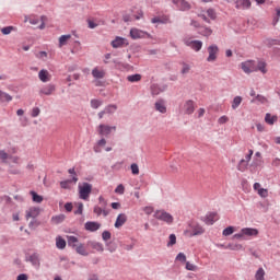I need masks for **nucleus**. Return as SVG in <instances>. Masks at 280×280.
Here are the masks:
<instances>
[{
    "label": "nucleus",
    "instance_id": "f257e3e1",
    "mask_svg": "<svg viewBox=\"0 0 280 280\" xmlns=\"http://www.w3.org/2000/svg\"><path fill=\"white\" fill-rule=\"evenodd\" d=\"M78 189H79V198L81 200L86 201L91 197V191H93V185L84 182V183L78 185Z\"/></svg>",
    "mask_w": 280,
    "mask_h": 280
},
{
    "label": "nucleus",
    "instance_id": "f03ea898",
    "mask_svg": "<svg viewBox=\"0 0 280 280\" xmlns=\"http://www.w3.org/2000/svg\"><path fill=\"white\" fill-rule=\"evenodd\" d=\"M153 217L160 222H165V224H174V217L165 210H155Z\"/></svg>",
    "mask_w": 280,
    "mask_h": 280
},
{
    "label": "nucleus",
    "instance_id": "7ed1b4c3",
    "mask_svg": "<svg viewBox=\"0 0 280 280\" xmlns=\"http://www.w3.org/2000/svg\"><path fill=\"white\" fill-rule=\"evenodd\" d=\"M184 233L188 237H196L205 233V228L198 223H189V230H186Z\"/></svg>",
    "mask_w": 280,
    "mask_h": 280
},
{
    "label": "nucleus",
    "instance_id": "20e7f679",
    "mask_svg": "<svg viewBox=\"0 0 280 280\" xmlns=\"http://www.w3.org/2000/svg\"><path fill=\"white\" fill-rule=\"evenodd\" d=\"M254 151L253 149L248 150V154L245 155V159H242L237 164L238 172H246L248 170V163L253 159Z\"/></svg>",
    "mask_w": 280,
    "mask_h": 280
},
{
    "label": "nucleus",
    "instance_id": "39448f33",
    "mask_svg": "<svg viewBox=\"0 0 280 280\" xmlns=\"http://www.w3.org/2000/svg\"><path fill=\"white\" fill-rule=\"evenodd\" d=\"M208 54L207 62H215L218 60V54H220V47L215 44L210 45L208 47Z\"/></svg>",
    "mask_w": 280,
    "mask_h": 280
},
{
    "label": "nucleus",
    "instance_id": "423d86ee",
    "mask_svg": "<svg viewBox=\"0 0 280 280\" xmlns=\"http://www.w3.org/2000/svg\"><path fill=\"white\" fill-rule=\"evenodd\" d=\"M241 69L244 73L250 74L257 72L255 60H246L241 63Z\"/></svg>",
    "mask_w": 280,
    "mask_h": 280
},
{
    "label": "nucleus",
    "instance_id": "0eeeda50",
    "mask_svg": "<svg viewBox=\"0 0 280 280\" xmlns=\"http://www.w3.org/2000/svg\"><path fill=\"white\" fill-rule=\"evenodd\" d=\"M97 130H98V135L101 137H108V135H110V132L117 131V126H109V125L101 124V125H98Z\"/></svg>",
    "mask_w": 280,
    "mask_h": 280
},
{
    "label": "nucleus",
    "instance_id": "6e6552de",
    "mask_svg": "<svg viewBox=\"0 0 280 280\" xmlns=\"http://www.w3.org/2000/svg\"><path fill=\"white\" fill-rule=\"evenodd\" d=\"M129 34L132 40H137L139 38H145L147 36L148 37L150 36L148 32L141 31L139 28H131Z\"/></svg>",
    "mask_w": 280,
    "mask_h": 280
},
{
    "label": "nucleus",
    "instance_id": "1a4fd4ad",
    "mask_svg": "<svg viewBox=\"0 0 280 280\" xmlns=\"http://www.w3.org/2000/svg\"><path fill=\"white\" fill-rule=\"evenodd\" d=\"M182 110H184L185 115H194V110H196V103L192 100L186 101Z\"/></svg>",
    "mask_w": 280,
    "mask_h": 280
},
{
    "label": "nucleus",
    "instance_id": "9d476101",
    "mask_svg": "<svg viewBox=\"0 0 280 280\" xmlns=\"http://www.w3.org/2000/svg\"><path fill=\"white\" fill-rule=\"evenodd\" d=\"M110 45L114 49H119L120 47H128L130 43L126 38L117 36L114 40H112Z\"/></svg>",
    "mask_w": 280,
    "mask_h": 280
},
{
    "label": "nucleus",
    "instance_id": "9b49d317",
    "mask_svg": "<svg viewBox=\"0 0 280 280\" xmlns=\"http://www.w3.org/2000/svg\"><path fill=\"white\" fill-rule=\"evenodd\" d=\"M85 231H90V233H95V231H100L102 229V223L97 221H88L84 224Z\"/></svg>",
    "mask_w": 280,
    "mask_h": 280
},
{
    "label": "nucleus",
    "instance_id": "f8f14e48",
    "mask_svg": "<svg viewBox=\"0 0 280 280\" xmlns=\"http://www.w3.org/2000/svg\"><path fill=\"white\" fill-rule=\"evenodd\" d=\"M173 3L178 10H180V12H187V10H191V4H189L187 0H173Z\"/></svg>",
    "mask_w": 280,
    "mask_h": 280
},
{
    "label": "nucleus",
    "instance_id": "ddd939ff",
    "mask_svg": "<svg viewBox=\"0 0 280 280\" xmlns=\"http://www.w3.org/2000/svg\"><path fill=\"white\" fill-rule=\"evenodd\" d=\"M56 92V85L55 84H47L44 85L40 90H39V95L40 97H43V95H54V93Z\"/></svg>",
    "mask_w": 280,
    "mask_h": 280
},
{
    "label": "nucleus",
    "instance_id": "4468645a",
    "mask_svg": "<svg viewBox=\"0 0 280 280\" xmlns=\"http://www.w3.org/2000/svg\"><path fill=\"white\" fill-rule=\"evenodd\" d=\"M260 71L264 75L268 73V62H266L264 59H258L256 63V72Z\"/></svg>",
    "mask_w": 280,
    "mask_h": 280
},
{
    "label": "nucleus",
    "instance_id": "2eb2a0df",
    "mask_svg": "<svg viewBox=\"0 0 280 280\" xmlns=\"http://www.w3.org/2000/svg\"><path fill=\"white\" fill-rule=\"evenodd\" d=\"M252 5L250 0H236L235 8L236 10H249Z\"/></svg>",
    "mask_w": 280,
    "mask_h": 280
},
{
    "label": "nucleus",
    "instance_id": "dca6fc26",
    "mask_svg": "<svg viewBox=\"0 0 280 280\" xmlns=\"http://www.w3.org/2000/svg\"><path fill=\"white\" fill-rule=\"evenodd\" d=\"M92 75L95 80H103V78H106V71L100 67H95L92 69Z\"/></svg>",
    "mask_w": 280,
    "mask_h": 280
},
{
    "label": "nucleus",
    "instance_id": "f3484780",
    "mask_svg": "<svg viewBox=\"0 0 280 280\" xmlns=\"http://www.w3.org/2000/svg\"><path fill=\"white\" fill-rule=\"evenodd\" d=\"M244 237H257L259 235V230L255 228H243Z\"/></svg>",
    "mask_w": 280,
    "mask_h": 280
},
{
    "label": "nucleus",
    "instance_id": "a211bd4d",
    "mask_svg": "<svg viewBox=\"0 0 280 280\" xmlns=\"http://www.w3.org/2000/svg\"><path fill=\"white\" fill-rule=\"evenodd\" d=\"M167 89V85H159L156 83H153L151 85V95H161L165 90Z\"/></svg>",
    "mask_w": 280,
    "mask_h": 280
},
{
    "label": "nucleus",
    "instance_id": "6ab92c4d",
    "mask_svg": "<svg viewBox=\"0 0 280 280\" xmlns=\"http://www.w3.org/2000/svg\"><path fill=\"white\" fill-rule=\"evenodd\" d=\"M37 215H40V208L33 207L26 210V220H36Z\"/></svg>",
    "mask_w": 280,
    "mask_h": 280
},
{
    "label": "nucleus",
    "instance_id": "aec40b11",
    "mask_svg": "<svg viewBox=\"0 0 280 280\" xmlns=\"http://www.w3.org/2000/svg\"><path fill=\"white\" fill-rule=\"evenodd\" d=\"M154 106H155V110H158V113H161L162 115H165V113H167V106L165 105L164 100H158L155 102Z\"/></svg>",
    "mask_w": 280,
    "mask_h": 280
},
{
    "label": "nucleus",
    "instance_id": "412c9836",
    "mask_svg": "<svg viewBox=\"0 0 280 280\" xmlns=\"http://www.w3.org/2000/svg\"><path fill=\"white\" fill-rule=\"evenodd\" d=\"M38 79L40 80V82H50L51 80V74H49V71L46 69H42L38 72Z\"/></svg>",
    "mask_w": 280,
    "mask_h": 280
},
{
    "label": "nucleus",
    "instance_id": "4be33fe9",
    "mask_svg": "<svg viewBox=\"0 0 280 280\" xmlns=\"http://www.w3.org/2000/svg\"><path fill=\"white\" fill-rule=\"evenodd\" d=\"M128 222V217L126 215V213H120L118 214L116 222L114 224L115 229H121V225Z\"/></svg>",
    "mask_w": 280,
    "mask_h": 280
},
{
    "label": "nucleus",
    "instance_id": "5701e85b",
    "mask_svg": "<svg viewBox=\"0 0 280 280\" xmlns=\"http://www.w3.org/2000/svg\"><path fill=\"white\" fill-rule=\"evenodd\" d=\"M218 214L215 212H210L206 215L205 222L208 225H212L213 223L218 222Z\"/></svg>",
    "mask_w": 280,
    "mask_h": 280
},
{
    "label": "nucleus",
    "instance_id": "b1692460",
    "mask_svg": "<svg viewBox=\"0 0 280 280\" xmlns=\"http://www.w3.org/2000/svg\"><path fill=\"white\" fill-rule=\"evenodd\" d=\"M88 246H91V248L97 250V253H104V245L100 242L89 241Z\"/></svg>",
    "mask_w": 280,
    "mask_h": 280
},
{
    "label": "nucleus",
    "instance_id": "393cba45",
    "mask_svg": "<svg viewBox=\"0 0 280 280\" xmlns=\"http://www.w3.org/2000/svg\"><path fill=\"white\" fill-rule=\"evenodd\" d=\"M74 250L78 255H81L82 257H89V252L86 250V247H84L83 243L77 245Z\"/></svg>",
    "mask_w": 280,
    "mask_h": 280
},
{
    "label": "nucleus",
    "instance_id": "a878e982",
    "mask_svg": "<svg viewBox=\"0 0 280 280\" xmlns=\"http://www.w3.org/2000/svg\"><path fill=\"white\" fill-rule=\"evenodd\" d=\"M67 240H68V246H70V248H73V250L80 244V240H78L77 236H73V235L67 236Z\"/></svg>",
    "mask_w": 280,
    "mask_h": 280
},
{
    "label": "nucleus",
    "instance_id": "bb28decb",
    "mask_svg": "<svg viewBox=\"0 0 280 280\" xmlns=\"http://www.w3.org/2000/svg\"><path fill=\"white\" fill-rule=\"evenodd\" d=\"M12 102V95L0 90V104H8Z\"/></svg>",
    "mask_w": 280,
    "mask_h": 280
},
{
    "label": "nucleus",
    "instance_id": "cd10ccee",
    "mask_svg": "<svg viewBox=\"0 0 280 280\" xmlns=\"http://www.w3.org/2000/svg\"><path fill=\"white\" fill-rule=\"evenodd\" d=\"M56 247L59 250H65V248H67V241H65V238H62V236H57L56 237Z\"/></svg>",
    "mask_w": 280,
    "mask_h": 280
},
{
    "label": "nucleus",
    "instance_id": "c85d7f7f",
    "mask_svg": "<svg viewBox=\"0 0 280 280\" xmlns=\"http://www.w3.org/2000/svg\"><path fill=\"white\" fill-rule=\"evenodd\" d=\"M151 23L153 24L160 23L161 25H165L166 23H170V16H164V18L155 16L151 19Z\"/></svg>",
    "mask_w": 280,
    "mask_h": 280
},
{
    "label": "nucleus",
    "instance_id": "c756f323",
    "mask_svg": "<svg viewBox=\"0 0 280 280\" xmlns=\"http://www.w3.org/2000/svg\"><path fill=\"white\" fill-rule=\"evenodd\" d=\"M254 277L255 280H266V270L264 267H259Z\"/></svg>",
    "mask_w": 280,
    "mask_h": 280
},
{
    "label": "nucleus",
    "instance_id": "7c9ffc66",
    "mask_svg": "<svg viewBox=\"0 0 280 280\" xmlns=\"http://www.w3.org/2000/svg\"><path fill=\"white\" fill-rule=\"evenodd\" d=\"M27 261H31L33 266H40V258L36 253L28 256Z\"/></svg>",
    "mask_w": 280,
    "mask_h": 280
},
{
    "label": "nucleus",
    "instance_id": "2f4dec72",
    "mask_svg": "<svg viewBox=\"0 0 280 280\" xmlns=\"http://www.w3.org/2000/svg\"><path fill=\"white\" fill-rule=\"evenodd\" d=\"M279 118L277 117V115L271 116L270 113H267L265 116V121L266 124H268L269 126H275V122L278 120Z\"/></svg>",
    "mask_w": 280,
    "mask_h": 280
},
{
    "label": "nucleus",
    "instance_id": "473e14b6",
    "mask_svg": "<svg viewBox=\"0 0 280 280\" xmlns=\"http://www.w3.org/2000/svg\"><path fill=\"white\" fill-rule=\"evenodd\" d=\"M104 110H105V115H115V113H117V105L109 104L105 106Z\"/></svg>",
    "mask_w": 280,
    "mask_h": 280
},
{
    "label": "nucleus",
    "instance_id": "72a5a7b5",
    "mask_svg": "<svg viewBox=\"0 0 280 280\" xmlns=\"http://www.w3.org/2000/svg\"><path fill=\"white\" fill-rule=\"evenodd\" d=\"M242 96H235L232 101V110H237L242 104Z\"/></svg>",
    "mask_w": 280,
    "mask_h": 280
},
{
    "label": "nucleus",
    "instance_id": "f704fd0d",
    "mask_svg": "<svg viewBox=\"0 0 280 280\" xmlns=\"http://www.w3.org/2000/svg\"><path fill=\"white\" fill-rule=\"evenodd\" d=\"M30 194L32 195L33 202H36L37 205H40V202H43V196L37 195V192L34 190H31Z\"/></svg>",
    "mask_w": 280,
    "mask_h": 280
},
{
    "label": "nucleus",
    "instance_id": "c9c22d12",
    "mask_svg": "<svg viewBox=\"0 0 280 280\" xmlns=\"http://www.w3.org/2000/svg\"><path fill=\"white\" fill-rule=\"evenodd\" d=\"M25 22H30L31 25H38V23H40V20L36 15H31L28 18H25Z\"/></svg>",
    "mask_w": 280,
    "mask_h": 280
},
{
    "label": "nucleus",
    "instance_id": "e433bc0d",
    "mask_svg": "<svg viewBox=\"0 0 280 280\" xmlns=\"http://www.w3.org/2000/svg\"><path fill=\"white\" fill-rule=\"evenodd\" d=\"M90 104H91V108H94V110H97V108H100V106H102L104 102L101 100L93 98L91 100Z\"/></svg>",
    "mask_w": 280,
    "mask_h": 280
},
{
    "label": "nucleus",
    "instance_id": "4c0bfd02",
    "mask_svg": "<svg viewBox=\"0 0 280 280\" xmlns=\"http://www.w3.org/2000/svg\"><path fill=\"white\" fill-rule=\"evenodd\" d=\"M127 80H128V82H131V83L141 82V74H139V73L130 74L127 77Z\"/></svg>",
    "mask_w": 280,
    "mask_h": 280
},
{
    "label": "nucleus",
    "instance_id": "58836bf2",
    "mask_svg": "<svg viewBox=\"0 0 280 280\" xmlns=\"http://www.w3.org/2000/svg\"><path fill=\"white\" fill-rule=\"evenodd\" d=\"M190 49L194 51H200V49H202V40H195L190 46Z\"/></svg>",
    "mask_w": 280,
    "mask_h": 280
},
{
    "label": "nucleus",
    "instance_id": "ea45409f",
    "mask_svg": "<svg viewBox=\"0 0 280 280\" xmlns=\"http://www.w3.org/2000/svg\"><path fill=\"white\" fill-rule=\"evenodd\" d=\"M71 38V35H61L59 37V47H65L67 45V42Z\"/></svg>",
    "mask_w": 280,
    "mask_h": 280
},
{
    "label": "nucleus",
    "instance_id": "a19ab883",
    "mask_svg": "<svg viewBox=\"0 0 280 280\" xmlns=\"http://www.w3.org/2000/svg\"><path fill=\"white\" fill-rule=\"evenodd\" d=\"M51 222L54 224H60V223L65 222V214H59V215L52 217Z\"/></svg>",
    "mask_w": 280,
    "mask_h": 280
},
{
    "label": "nucleus",
    "instance_id": "79ce46f5",
    "mask_svg": "<svg viewBox=\"0 0 280 280\" xmlns=\"http://www.w3.org/2000/svg\"><path fill=\"white\" fill-rule=\"evenodd\" d=\"M235 233V228L234 226H228L223 230L222 235L224 237H229V235H233Z\"/></svg>",
    "mask_w": 280,
    "mask_h": 280
},
{
    "label": "nucleus",
    "instance_id": "37998d69",
    "mask_svg": "<svg viewBox=\"0 0 280 280\" xmlns=\"http://www.w3.org/2000/svg\"><path fill=\"white\" fill-rule=\"evenodd\" d=\"M71 183H73V179H66L60 182L61 189H71Z\"/></svg>",
    "mask_w": 280,
    "mask_h": 280
},
{
    "label": "nucleus",
    "instance_id": "c03bdc74",
    "mask_svg": "<svg viewBox=\"0 0 280 280\" xmlns=\"http://www.w3.org/2000/svg\"><path fill=\"white\" fill-rule=\"evenodd\" d=\"M182 75H187V73H189V71H191V66H189V63L183 62L182 63Z\"/></svg>",
    "mask_w": 280,
    "mask_h": 280
},
{
    "label": "nucleus",
    "instance_id": "a18cd8bd",
    "mask_svg": "<svg viewBox=\"0 0 280 280\" xmlns=\"http://www.w3.org/2000/svg\"><path fill=\"white\" fill-rule=\"evenodd\" d=\"M199 34H201L202 36H211V34H213V31L210 27H201L199 30Z\"/></svg>",
    "mask_w": 280,
    "mask_h": 280
},
{
    "label": "nucleus",
    "instance_id": "49530a36",
    "mask_svg": "<svg viewBox=\"0 0 280 280\" xmlns=\"http://www.w3.org/2000/svg\"><path fill=\"white\" fill-rule=\"evenodd\" d=\"M68 174L72 176L71 180L75 185V183H78V173H75V167L69 168Z\"/></svg>",
    "mask_w": 280,
    "mask_h": 280
},
{
    "label": "nucleus",
    "instance_id": "de8ad7c7",
    "mask_svg": "<svg viewBox=\"0 0 280 280\" xmlns=\"http://www.w3.org/2000/svg\"><path fill=\"white\" fill-rule=\"evenodd\" d=\"M176 261H180V264H187V256L185 255V253H179L176 256Z\"/></svg>",
    "mask_w": 280,
    "mask_h": 280
},
{
    "label": "nucleus",
    "instance_id": "09e8293b",
    "mask_svg": "<svg viewBox=\"0 0 280 280\" xmlns=\"http://www.w3.org/2000/svg\"><path fill=\"white\" fill-rule=\"evenodd\" d=\"M8 159H10L8 152L0 150V161H2V163H8Z\"/></svg>",
    "mask_w": 280,
    "mask_h": 280
},
{
    "label": "nucleus",
    "instance_id": "8fccbe9b",
    "mask_svg": "<svg viewBox=\"0 0 280 280\" xmlns=\"http://www.w3.org/2000/svg\"><path fill=\"white\" fill-rule=\"evenodd\" d=\"M225 248H229V250H242L243 246L242 244H229Z\"/></svg>",
    "mask_w": 280,
    "mask_h": 280
},
{
    "label": "nucleus",
    "instance_id": "3c124183",
    "mask_svg": "<svg viewBox=\"0 0 280 280\" xmlns=\"http://www.w3.org/2000/svg\"><path fill=\"white\" fill-rule=\"evenodd\" d=\"M176 244V234H171L168 236L167 247H172Z\"/></svg>",
    "mask_w": 280,
    "mask_h": 280
},
{
    "label": "nucleus",
    "instance_id": "603ef678",
    "mask_svg": "<svg viewBox=\"0 0 280 280\" xmlns=\"http://www.w3.org/2000/svg\"><path fill=\"white\" fill-rule=\"evenodd\" d=\"M1 32L4 36H8L9 34H12V32H14V26H5L1 28Z\"/></svg>",
    "mask_w": 280,
    "mask_h": 280
},
{
    "label": "nucleus",
    "instance_id": "864d4df0",
    "mask_svg": "<svg viewBox=\"0 0 280 280\" xmlns=\"http://www.w3.org/2000/svg\"><path fill=\"white\" fill-rule=\"evenodd\" d=\"M186 270H190L191 272H196L198 270V266L189 262V261H186Z\"/></svg>",
    "mask_w": 280,
    "mask_h": 280
},
{
    "label": "nucleus",
    "instance_id": "5fc2aeb1",
    "mask_svg": "<svg viewBox=\"0 0 280 280\" xmlns=\"http://www.w3.org/2000/svg\"><path fill=\"white\" fill-rule=\"evenodd\" d=\"M207 15L209 16V19H211L212 21H215L217 19V13H215V10L213 9H208L207 10Z\"/></svg>",
    "mask_w": 280,
    "mask_h": 280
},
{
    "label": "nucleus",
    "instance_id": "6e6d98bb",
    "mask_svg": "<svg viewBox=\"0 0 280 280\" xmlns=\"http://www.w3.org/2000/svg\"><path fill=\"white\" fill-rule=\"evenodd\" d=\"M114 63H115L116 69H119L120 71H122V69H128V63H122V62L115 61V60H114Z\"/></svg>",
    "mask_w": 280,
    "mask_h": 280
},
{
    "label": "nucleus",
    "instance_id": "4d7b16f0",
    "mask_svg": "<svg viewBox=\"0 0 280 280\" xmlns=\"http://www.w3.org/2000/svg\"><path fill=\"white\" fill-rule=\"evenodd\" d=\"M83 211H84V203L79 202V203H78V209H77V211L74 212L75 215H82Z\"/></svg>",
    "mask_w": 280,
    "mask_h": 280
},
{
    "label": "nucleus",
    "instance_id": "13d9d810",
    "mask_svg": "<svg viewBox=\"0 0 280 280\" xmlns=\"http://www.w3.org/2000/svg\"><path fill=\"white\" fill-rule=\"evenodd\" d=\"M131 174H133V176L139 175V165H137V163L131 164Z\"/></svg>",
    "mask_w": 280,
    "mask_h": 280
},
{
    "label": "nucleus",
    "instance_id": "bf43d9fd",
    "mask_svg": "<svg viewBox=\"0 0 280 280\" xmlns=\"http://www.w3.org/2000/svg\"><path fill=\"white\" fill-rule=\"evenodd\" d=\"M126 191V188L120 184L115 188V194H119L120 196H124V192Z\"/></svg>",
    "mask_w": 280,
    "mask_h": 280
},
{
    "label": "nucleus",
    "instance_id": "052dcab7",
    "mask_svg": "<svg viewBox=\"0 0 280 280\" xmlns=\"http://www.w3.org/2000/svg\"><path fill=\"white\" fill-rule=\"evenodd\" d=\"M102 212H103V208H102V207H100V206H94V208H93V213H95V215H96L97 218H100V215H102Z\"/></svg>",
    "mask_w": 280,
    "mask_h": 280
},
{
    "label": "nucleus",
    "instance_id": "680f3d73",
    "mask_svg": "<svg viewBox=\"0 0 280 280\" xmlns=\"http://www.w3.org/2000/svg\"><path fill=\"white\" fill-rule=\"evenodd\" d=\"M258 196H260L261 198H268V189L259 188L258 189Z\"/></svg>",
    "mask_w": 280,
    "mask_h": 280
},
{
    "label": "nucleus",
    "instance_id": "e2e57ef3",
    "mask_svg": "<svg viewBox=\"0 0 280 280\" xmlns=\"http://www.w3.org/2000/svg\"><path fill=\"white\" fill-rule=\"evenodd\" d=\"M256 101L259 102L260 104H267L268 98H266V96L258 94L256 95Z\"/></svg>",
    "mask_w": 280,
    "mask_h": 280
},
{
    "label": "nucleus",
    "instance_id": "0e129e2a",
    "mask_svg": "<svg viewBox=\"0 0 280 280\" xmlns=\"http://www.w3.org/2000/svg\"><path fill=\"white\" fill-rule=\"evenodd\" d=\"M102 237H103L104 242H108V240H110V237H112V234L109 231H104L102 233Z\"/></svg>",
    "mask_w": 280,
    "mask_h": 280
},
{
    "label": "nucleus",
    "instance_id": "69168bd1",
    "mask_svg": "<svg viewBox=\"0 0 280 280\" xmlns=\"http://www.w3.org/2000/svg\"><path fill=\"white\" fill-rule=\"evenodd\" d=\"M196 40L189 38V37H186L184 38V44L186 45V47H191L194 45Z\"/></svg>",
    "mask_w": 280,
    "mask_h": 280
},
{
    "label": "nucleus",
    "instance_id": "338daca9",
    "mask_svg": "<svg viewBox=\"0 0 280 280\" xmlns=\"http://www.w3.org/2000/svg\"><path fill=\"white\" fill-rule=\"evenodd\" d=\"M196 40L189 38V37H186L184 38V44L186 45V47H191L194 45Z\"/></svg>",
    "mask_w": 280,
    "mask_h": 280
},
{
    "label": "nucleus",
    "instance_id": "774afa93",
    "mask_svg": "<svg viewBox=\"0 0 280 280\" xmlns=\"http://www.w3.org/2000/svg\"><path fill=\"white\" fill-rule=\"evenodd\" d=\"M38 115H40V108L38 107H34L31 112V116L32 117H38Z\"/></svg>",
    "mask_w": 280,
    "mask_h": 280
}]
</instances>
